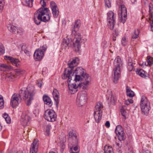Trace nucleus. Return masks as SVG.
<instances>
[{
  "mask_svg": "<svg viewBox=\"0 0 153 153\" xmlns=\"http://www.w3.org/2000/svg\"><path fill=\"white\" fill-rule=\"evenodd\" d=\"M4 101H0V109H2L4 107Z\"/></svg>",
  "mask_w": 153,
  "mask_h": 153,
  "instance_id": "48",
  "label": "nucleus"
},
{
  "mask_svg": "<svg viewBox=\"0 0 153 153\" xmlns=\"http://www.w3.org/2000/svg\"><path fill=\"white\" fill-rule=\"evenodd\" d=\"M149 10L150 11V10H151V6H150V5H149Z\"/></svg>",
  "mask_w": 153,
  "mask_h": 153,
  "instance_id": "62",
  "label": "nucleus"
},
{
  "mask_svg": "<svg viewBox=\"0 0 153 153\" xmlns=\"http://www.w3.org/2000/svg\"><path fill=\"white\" fill-rule=\"evenodd\" d=\"M106 7L109 8L111 7V2L109 0H104Z\"/></svg>",
  "mask_w": 153,
  "mask_h": 153,
  "instance_id": "35",
  "label": "nucleus"
},
{
  "mask_svg": "<svg viewBox=\"0 0 153 153\" xmlns=\"http://www.w3.org/2000/svg\"><path fill=\"white\" fill-rule=\"evenodd\" d=\"M6 57L7 59L10 61L13 65L17 67H18L20 66V62L18 59L7 56H6Z\"/></svg>",
  "mask_w": 153,
  "mask_h": 153,
  "instance_id": "15",
  "label": "nucleus"
},
{
  "mask_svg": "<svg viewBox=\"0 0 153 153\" xmlns=\"http://www.w3.org/2000/svg\"><path fill=\"white\" fill-rule=\"evenodd\" d=\"M78 149V147L76 146L74 147L72 146V147H71L70 148V153H79V152H75L73 151H76Z\"/></svg>",
  "mask_w": 153,
  "mask_h": 153,
  "instance_id": "30",
  "label": "nucleus"
},
{
  "mask_svg": "<svg viewBox=\"0 0 153 153\" xmlns=\"http://www.w3.org/2000/svg\"><path fill=\"white\" fill-rule=\"evenodd\" d=\"M43 99L45 104L48 105L50 107L52 106L53 102L51 98L48 96H43Z\"/></svg>",
  "mask_w": 153,
  "mask_h": 153,
  "instance_id": "17",
  "label": "nucleus"
},
{
  "mask_svg": "<svg viewBox=\"0 0 153 153\" xmlns=\"http://www.w3.org/2000/svg\"><path fill=\"white\" fill-rule=\"evenodd\" d=\"M44 56V53L40 49H36L34 54L33 57L36 61H40Z\"/></svg>",
  "mask_w": 153,
  "mask_h": 153,
  "instance_id": "13",
  "label": "nucleus"
},
{
  "mask_svg": "<svg viewBox=\"0 0 153 153\" xmlns=\"http://www.w3.org/2000/svg\"><path fill=\"white\" fill-rule=\"evenodd\" d=\"M105 125L107 128H109L110 126V123L109 121H107L105 124Z\"/></svg>",
  "mask_w": 153,
  "mask_h": 153,
  "instance_id": "49",
  "label": "nucleus"
},
{
  "mask_svg": "<svg viewBox=\"0 0 153 153\" xmlns=\"http://www.w3.org/2000/svg\"><path fill=\"white\" fill-rule=\"evenodd\" d=\"M82 42L81 34L79 33L76 34L73 41L74 49L76 52L79 53L81 48V44Z\"/></svg>",
  "mask_w": 153,
  "mask_h": 153,
  "instance_id": "9",
  "label": "nucleus"
},
{
  "mask_svg": "<svg viewBox=\"0 0 153 153\" xmlns=\"http://www.w3.org/2000/svg\"><path fill=\"white\" fill-rule=\"evenodd\" d=\"M128 40L126 37H123V38L122 40L121 43L122 44L123 46L126 45L127 43Z\"/></svg>",
  "mask_w": 153,
  "mask_h": 153,
  "instance_id": "34",
  "label": "nucleus"
},
{
  "mask_svg": "<svg viewBox=\"0 0 153 153\" xmlns=\"http://www.w3.org/2000/svg\"><path fill=\"white\" fill-rule=\"evenodd\" d=\"M49 153H55L53 151H51L49 152Z\"/></svg>",
  "mask_w": 153,
  "mask_h": 153,
  "instance_id": "64",
  "label": "nucleus"
},
{
  "mask_svg": "<svg viewBox=\"0 0 153 153\" xmlns=\"http://www.w3.org/2000/svg\"><path fill=\"white\" fill-rule=\"evenodd\" d=\"M103 108L102 103L98 102L95 106V109L94 112V117L96 122L98 123L101 120L102 115Z\"/></svg>",
  "mask_w": 153,
  "mask_h": 153,
  "instance_id": "6",
  "label": "nucleus"
},
{
  "mask_svg": "<svg viewBox=\"0 0 153 153\" xmlns=\"http://www.w3.org/2000/svg\"><path fill=\"white\" fill-rule=\"evenodd\" d=\"M136 1V0H131V1L132 3H134Z\"/></svg>",
  "mask_w": 153,
  "mask_h": 153,
  "instance_id": "61",
  "label": "nucleus"
},
{
  "mask_svg": "<svg viewBox=\"0 0 153 153\" xmlns=\"http://www.w3.org/2000/svg\"><path fill=\"white\" fill-rule=\"evenodd\" d=\"M49 10L48 8L42 7L37 10L34 14V20L35 23L39 25L41 21L46 22L50 19L49 14Z\"/></svg>",
  "mask_w": 153,
  "mask_h": 153,
  "instance_id": "3",
  "label": "nucleus"
},
{
  "mask_svg": "<svg viewBox=\"0 0 153 153\" xmlns=\"http://www.w3.org/2000/svg\"><path fill=\"white\" fill-rule=\"evenodd\" d=\"M129 102L130 103H132L133 102V100H132L130 99L129 100Z\"/></svg>",
  "mask_w": 153,
  "mask_h": 153,
  "instance_id": "60",
  "label": "nucleus"
},
{
  "mask_svg": "<svg viewBox=\"0 0 153 153\" xmlns=\"http://www.w3.org/2000/svg\"><path fill=\"white\" fill-rule=\"evenodd\" d=\"M51 128V126L49 124L48 125L46 126V132L47 135L49 134Z\"/></svg>",
  "mask_w": 153,
  "mask_h": 153,
  "instance_id": "38",
  "label": "nucleus"
},
{
  "mask_svg": "<svg viewBox=\"0 0 153 153\" xmlns=\"http://www.w3.org/2000/svg\"><path fill=\"white\" fill-rule=\"evenodd\" d=\"M128 69L129 71H132L134 68V66L133 65L132 62V60L131 58H129L128 60V64L127 66Z\"/></svg>",
  "mask_w": 153,
  "mask_h": 153,
  "instance_id": "24",
  "label": "nucleus"
},
{
  "mask_svg": "<svg viewBox=\"0 0 153 153\" xmlns=\"http://www.w3.org/2000/svg\"><path fill=\"white\" fill-rule=\"evenodd\" d=\"M150 29L151 31H153V20L152 19L150 21Z\"/></svg>",
  "mask_w": 153,
  "mask_h": 153,
  "instance_id": "44",
  "label": "nucleus"
},
{
  "mask_svg": "<svg viewBox=\"0 0 153 153\" xmlns=\"http://www.w3.org/2000/svg\"><path fill=\"white\" fill-rule=\"evenodd\" d=\"M45 0H41L40 1V3L42 4V6L43 7H44L46 6V4L45 2Z\"/></svg>",
  "mask_w": 153,
  "mask_h": 153,
  "instance_id": "45",
  "label": "nucleus"
},
{
  "mask_svg": "<svg viewBox=\"0 0 153 153\" xmlns=\"http://www.w3.org/2000/svg\"><path fill=\"white\" fill-rule=\"evenodd\" d=\"M107 21L109 28L113 30L115 25V18L114 17V13L112 11H109L108 14Z\"/></svg>",
  "mask_w": 153,
  "mask_h": 153,
  "instance_id": "10",
  "label": "nucleus"
},
{
  "mask_svg": "<svg viewBox=\"0 0 153 153\" xmlns=\"http://www.w3.org/2000/svg\"><path fill=\"white\" fill-rule=\"evenodd\" d=\"M4 4V0H0V12L3 9Z\"/></svg>",
  "mask_w": 153,
  "mask_h": 153,
  "instance_id": "36",
  "label": "nucleus"
},
{
  "mask_svg": "<svg viewBox=\"0 0 153 153\" xmlns=\"http://www.w3.org/2000/svg\"><path fill=\"white\" fill-rule=\"evenodd\" d=\"M149 10L150 11V10H151V6H150V5H149Z\"/></svg>",
  "mask_w": 153,
  "mask_h": 153,
  "instance_id": "63",
  "label": "nucleus"
},
{
  "mask_svg": "<svg viewBox=\"0 0 153 153\" xmlns=\"http://www.w3.org/2000/svg\"><path fill=\"white\" fill-rule=\"evenodd\" d=\"M147 62L148 65L151 66L153 64V58L149 56L147 57Z\"/></svg>",
  "mask_w": 153,
  "mask_h": 153,
  "instance_id": "29",
  "label": "nucleus"
},
{
  "mask_svg": "<svg viewBox=\"0 0 153 153\" xmlns=\"http://www.w3.org/2000/svg\"><path fill=\"white\" fill-rule=\"evenodd\" d=\"M62 43L65 47V48H68V47L69 45V39H64Z\"/></svg>",
  "mask_w": 153,
  "mask_h": 153,
  "instance_id": "28",
  "label": "nucleus"
},
{
  "mask_svg": "<svg viewBox=\"0 0 153 153\" xmlns=\"http://www.w3.org/2000/svg\"><path fill=\"white\" fill-rule=\"evenodd\" d=\"M136 72L137 74L139 75L142 77L146 78L147 77L145 72L142 69L137 70Z\"/></svg>",
  "mask_w": 153,
  "mask_h": 153,
  "instance_id": "21",
  "label": "nucleus"
},
{
  "mask_svg": "<svg viewBox=\"0 0 153 153\" xmlns=\"http://www.w3.org/2000/svg\"><path fill=\"white\" fill-rule=\"evenodd\" d=\"M4 48L2 44L0 43V54H2L4 53Z\"/></svg>",
  "mask_w": 153,
  "mask_h": 153,
  "instance_id": "39",
  "label": "nucleus"
},
{
  "mask_svg": "<svg viewBox=\"0 0 153 153\" xmlns=\"http://www.w3.org/2000/svg\"><path fill=\"white\" fill-rule=\"evenodd\" d=\"M116 36H113V40L115 41L116 40Z\"/></svg>",
  "mask_w": 153,
  "mask_h": 153,
  "instance_id": "58",
  "label": "nucleus"
},
{
  "mask_svg": "<svg viewBox=\"0 0 153 153\" xmlns=\"http://www.w3.org/2000/svg\"><path fill=\"white\" fill-rule=\"evenodd\" d=\"M22 73L21 72V71L19 70L17 71L16 72V74L17 75H20Z\"/></svg>",
  "mask_w": 153,
  "mask_h": 153,
  "instance_id": "53",
  "label": "nucleus"
},
{
  "mask_svg": "<svg viewBox=\"0 0 153 153\" xmlns=\"http://www.w3.org/2000/svg\"><path fill=\"white\" fill-rule=\"evenodd\" d=\"M79 62V58L76 57L68 63V67L70 69H65L64 74L62 75V79H68L69 90L71 94L75 93L77 91V88L88 90V85L91 81L90 76L82 68L80 67L76 68L75 70L73 69Z\"/></svg>",
  "mask_w": 153,
  "mask_h": 153,
  "instance_id": "1",
  "label": "nucleus"
},
{
  "mask_svg": "<svg viewBox=\"0 0 153 153\" xmlns=\"http://www.w3.org/2000/svg\"><path fill=\"white\" fill-rule=\"evenodd\" d=\"M41 81L40 82H38V83H37V85H38V86L40 88H41L42 86V83H41Z\"/></svg>",
  "mask_w": 153,
  "mask_h": 153,
  "instance_id": "54",
  "label": "nucleus"
},
{
  "mask_svg": "<svg viewBox=\"0 0 153 153\" xmlns=\"http://www.w3.org/2000/svg\"><path fill=\"white\" fill-rule=\"evenodd\" d=\"M69 135L70 136H71V137H76V134L74 132L72 131H70L69 133Z\"/></svg>",
  "mask_w": 153,
  "mask_h": 153,
  "instance_id": "41",
  "label": "nucleus"
},
{
  "mask_svg": "<svg viewBox=\"0 0 153 153\" xmlns=\"http://www.w3.org/2000/svg\"><path fill=\"white\" fill-rule=\"evenodd\" d=\"M115 132L117 135L119 134H122L123 133L124 131L123 128L120 125L117 126L115 128Z\"/></svg>",
  "mask_w": 153,
  "mask_h": 153,
  "instance_id": "22",
  "label": "nucleus"
},
{
  "mask_svg": "<svg viewBox=\"0 0 153 153\" xmlns=\"http://www.w3.org/2000/svg\"><path fill=\"white\" fill-rule=\"evenodd\" d=\"M6 123L8 124H10L11 123V119L9 116L7 118L5 119Z\"/></svg>",
  "mask_w": 153,
  "mask_h": 153,
  "instance_id": "42",
  "label": "nucleus"
},
{
  "mask_svg": "<svg viewBox=\"0 0 153 153\" xmlns=\"http://www.w3.org/2000/svg\"><path fill=\"white\" fill-rule=\"evenodd\" d=\"M44 117L46 120L53 122L56 120L57 115L54 110L48 109L45 112Z\"/></svg>",
  "mask_w": 153,
  "mask_h": 153,
  "instance_id": "8",
  "label": "nucleus"
},
{
  "mask_svg": "<svg viewBox=\"0 0 153 153\" xmlns=\"http://www.w3.org/2000/svg\"><path fill=\"white\" fill-rule=\"evenodd\" d=\"M141 153H151L148 150H146V151H143Z\"/></svg>",
  "mask_w": 153,
  "mask_h": 153,
  "instance_id": "56",
  "label": "nucleus"
},
{
  "mask_svg": "<svg viewBox=\"0 0 153 153\" xmlns=\"http://www.w3.org/2000/svg\"><path fill=\"white\" fill-rule=\"evenodd\" d=\"M80 25V23L79 20H77L75 22V24L74 25V29L75 28L78 29V28L79 27Z\"/></svg>",
  "mask_w": 153,
  "mask_h": 153,
  "instance_id": "37",
  "label": "nucleus"
},
{
  "mask_svg": "<svg viewBox=\"0 0 153 153\" xmlns=\"http://www.w3.org/2000/svg\"><path fill=\"white\" fill-rule=\"evenodd\" d=\"M24 5L31 7L32 6L33 0H22Z\"/></svg>",
  "mask_w": 153,
  "mask_h": 153,
  "instance_id": "20",
  "label": "nucleus"
},
{
  "mask_svg": "<svg viewBox=\"0 0 153 153\" xmlns=\"http://www.w3.org/2000/svg\"><path fill=\"white\" fill-rule=\"evenodd\" d=\"M50 5L53 17L54 18L57 17L59 15V11L56 4L54 2L52 1L51 2Z\"/></svg>",
  "mask_w": 153,
  "mask_h": 153,
  "instance_id": "12",
  "label": "nucleus"
},
{
  "mask_svg": "<svg viewBox=\"0 0 153 153\" xmlns=\"http://www.w3.org/2000/svg\"><path fill=\"white\" fill-rule=\"evenodd\" d=\"M140 65L143 67H144L145 66L148 65H147V62H144L142 63V64H140Z\"/></svg>",
  "mask_w": 153,
  "mask_h": 153,
  "instance_id": "51",
  "label": "nucleus"
},
{
  "mask_svg": "<svg viewBox=\"0 0 153 153\" xmlns=\"http://www.w3.org/2000/svg\"><path fill=\"white\" fill-rule=\"evenodd\" d=\"M36 93V89L34 86L27 88L25 90L21 89L19 94H15L12 96L10 101V105L13 108H16L21 102L22 97L26 100L27 105H30L31 101L33 99V97Z\"/></svg>",
  "mask_w": 153,
  "mask_h": 153,
  "instance_id": "2",
  "label": "nucleus"
},
{
  "mask_svg": "<svg viewBox=\"0 0 153 153\" xmlns=\"http://www.w3.org/2000/svg\"><path fill=\"white\" fill-rule=\"evenodd\" d=\"M39 145V140L37 139H35L31 145L30 153H36Z\"/></svg>",
  "mask_w": 153,
  "mask_h": 153,
  "instance_id": "14",
  "label": "nucleus"
},
{
  "mask_svg": "<svg viewBox=\"0 0 153 153\" xmlns=\"http://www.w3.org/2000/svg\"><path fill=\"white\" fill-rule=\"evenodd\" d=\"M46 46L45 45H43L39 49L41 50L43 52V53H44V52L46 51Z\"/></svg>",
  "mask_w": 153,
  "mask_h": 153,
  "instance_id": "40",
  "label": "nucleus"
},
{
  "mask_svg": "<svg viewBox=\"0 0 153 153\" xmlns=\"http://www.w3.org/2000/svg\"><path fill=\"white\" fill-rule=\"evenodd\" d=\"M121 19H120V22L124 24L127 19V13L126 7L124 5L121 6Z\"/></svg>",
  "mask_w": 153,
  "mask_h": 153,
  "instance_id": "11",
  "label": "nucleus"
},
{
  "mask_svg": "<svg viewBox=\"0 0 153 153\" xmlns=\"http://www.w3.org/2000/svg\"><path fill=\"white\" fill-rule=\"evenodd\" d=\"M125 104L127 105H129L130 103L129 102V100H126L125 101Z\"/></svg>",
  "mask_w": 153,
  "mask_h": 153,
  "instance_id": "55",
  "label": "nucleus"
},
{
  "mask_svg": "<svg viewBox=\"0 0 153 153\" xmlns=\"http://www.w3.org/2000/svg\"><path fill=\"white\" fill-rule=\"evenodd\" d=\"M121 112L122 115L124 117L125 120L126 119V117L127 116V114L126 110L123 108V107L121 109Z\"/></svg>",
  "mask_w": 153,
  "mask_h": 153,
  "instance_id": "33",
  "label": "nucleus"
},
{
  "mask_svg": "<svg viewBox=\"0 0 153 153\" xmlns=\"http://www.w3.org/2000/svg\"><path fill=\"white\" fill-rule=\"evenodd\" d=\"M30 119V117H29L28 116L26 115L24 118L22 117L20 121L23 126H25L27 124L28 122Z\"/></svg>",
  "mask_w": 153,
  "mask_h": 153,
  "instance_id": "18",
  "label": "nucleus"
},
{
  "mask_svg": "<svg viewBox=\"0 0 153 153\" xmlns=\"http://www.w3.org/2000/svg\"><path fill=\"white\" fill-rule=\"evenodd\" d=\"M140 106L141 111L145 115H147L150 109V104L147 98L143 96L142 97L140 102Z\"/></svg>",
  "mask_w": 153,
  "mask_h": 153,
  "instance_id": "5",
  "label": "nucleus"
},
{
  "mask_svg": "<svg viewBox=\"0 0 153 153\" xmlns=\"http://www.w3.org/2000/svg\"><path fill=\"white\" fill-rule=\"evenodd\" d=\"M7 27L9 30L10 32L13 33H16V30L17 29V28L16 27L13 25L10 24L8 25Z\"/></svg>",
  "mask_w": 153,
  "mask_h": 153,
  "instance_id": "25",
  "label": "nucleus"
},
{
  "mask_svg": "<svg viewBox=\"0 0 153 153\" xmlns=\"http://www.w3.org/2000/svg\"><path fill=\"white\" fill-rule=\"evenodd\" d=\"M10 69V67L6 64H0V71H5Z\"/></svg>",
  "mask_w": 153,
  "mask_h": 153,
  "instance_id": "26",
  "label": "nucleus"
},
{
  "mask_svg": "<svg viewBox=\"0 0 153 153\" xmlns=\"http://www.w3.org/2000/svg\"><path fill=\"white\" fill-rule=\"evenodd\" d=\"M16 33H17L20 35H22L23 33V32L22 30L17 28L16 30Z\"/></svg>",
  "mask_w": 153,
  "mask_h": 153,
  "instance_id": "43",
  "label": "nucleus"
},
{
  "mask_svg": "<svg viewBox=\"0 0 153 153\" xmlns=\"http://www.w3.org/2000/svg\"><path fill=\"white\" fill-rule=\"evenodd\" d=\"M114 65L115 68L114 69V76L113 81L114 83H117L118 81L120 76V69L122 67L123 63L121 58L119 56H117L114 61Z\"/></svg>",
  "mask_w": 153,
  "mask_h": 153,
  "instance_id": "4",
  "label": "nucleus"
},
{
  "mask_svg": "<svg viewBox=\"0 0 153 153\" xmlns=\"http://www.w3.org/2000/svg\"><path fill=\"white\" fill-rule=\"evenodd\" d=\"M24 52L27 54V55L30 56V52L27 49H26L24 50Z\"/></svg>",
  "mask_w": 153,
  "mask_h": 153,
  "instance_id": "47",
  "label": "nucleus"
},
{
  "mask_svg": "<svg viewBox=\"0 0 153 153\" xmlns=\"http://www.w3.org/2000/svg\"><path fill=\"white\" fill-rule=\"evenodd\" d=\"M60 147L62 151L65 149V145L64 143H62L60 145Z\"/></svg>",
  "mask_w": 153,
  "mask_h": 153,
  "instance_id": "50",
  "label": "nucleus"
},
{
  "mask_svg": "<svg viewBox=\"0 0 153 153\" xmlns=\"http://www.w3.org/2000/svg\"><path fill=\"white\" fill-rule=\"evenodd\" d=\"M9 116L8 115V114L6 113H4L3 115V117L4 118V119L7 118Z\"/></svg>",
  "mask_w": 153,
  "mask_h": 153,
  "instance_id": "52",
  "label": "nucleus"
},
{
  "mask_svg": "<svg viewBox=\"0 0 153 153\" xmlns=\"http://www.w3.org/2000/svg\"><path fill=\"white\" fill-rule=\"evenodd\" d=\"M119 34V32L118 30H115L114 32L113 33V36H117Z\"/></svg>",
  "mask_w": 153,
  "mask_h": 153,
  "instance_id": "46",
  "label": "nucleus"
},
{
  "mask_svg": "<svg viewBox=\"0 0 153 153\" xmlns=\"http://www.w3.org/2000/svg\"><path fill=\"white\" fill-rule=\"evenodd\" d=\"M126 95L129 97H132L134 96V93L130 89L128 86L126 87Z\"/></svg>",
  "mask_w": 153,
  "mask_h": 153,
  "instance_id": "23",
  "label": "nucleus"
},
{
  "mask_svg": "<svg viewBox=\"0 0 153 153\" xmlns=\"http://www.w3.org/2000/svg\"><path fill=\"white\" fill-rule=\"evenodd\" d=\"M149 12L150 15L151 16H152L153 13L152 11H151V10H150V11L149 10Z\"/></svg>",
  "mask_w": 153,
  "mask_h": 153,
  "instance_id": "59",
  "label": "nucleus"
},
{
  "mask_svg": "<svg viewBox=\"0 0 153 153\" xmlns=\"http://www.w3.org/2000/svg\"><path fill=\"white\" fill-rule=\"evenodd\" d=\"M117 135L118 136V139L120 141L124 140L125 138L124 132L122 134H120Z\"/></svg>",
  "mask_w": 153,
  "mask_h": 153,
  "instance_id": "31",
  "label": "nucleus"
},
{
  "mask_svg": "<svg viewBox=\"0 0 153 153\" xmlns=\"http://www.w3.org/2000/svg\"><path fill=\"white\" fill-rule=\"evenodd\" d=\"M53 95L55 102L57 107L59 102V96L58 91L56 89H54L53 91Z\"/></svg>",
  "mask_w": 153,
  "mask_h": 153,
  "instance_id": "16",
  "label": "nucleus"
},
{
  "mask_svg": "<svg viewBox=\"0 0 153 153\" xmlns=\"http://www.w3.org/2000/svg\"><path fill=\"white\" fill-rule=\"evenodd\" d=\"M139 33V30L137 29L135 30L134 32L132 33L131 35V37L133 39H136L138 37Z\"/></svg>",
  "mask_w": 153,
  "mask_h": 153,
  "instance_id": "27",
  "label": "nucleus"
},
{
  "mask_svg": "<svg viewBox=\"0 0 153 153\" xmlns=\"http://www.w3.org/2000/svg\"><path fill=\"white\" fill-rule=\"evenodd\" d=\"M6 78L8 79L9 80L15 78V76L11 73H7L6 75Z\"/></svg>",
  "mask_w": 153,
  "mask_h": 153,
  "instance_id": "32",
  "label": "nucleus"
},
{
  "mask_svg": "<svg viewBox=\"0 0 153 153\" xmlns=\"http://www.w3.org/2000/svg\"><path fill=\"white\" fill-rule=\"evenodd\" d=\"M104 150L105 153H114L113 149L111 146L106 145Z\"/></svg>",
  "mask_w": 153,
  "mask_h": 153,
  "instance_id": "19",
  "label": "nucleus"
},
{
  "mask_svg": "<svg viewBox=\"0 0 153 153\" xmlns=\"http://www.w3.org/2000/svg\"><path fill=\"white\" fill-rule=\"evenodd\" d=\"M0 101H4L3 97L1 96H0Z\"/></svg>",
  "mask_w": 153,
  "mask_h": 153,
  "instance_id": "57",
  "label": "nucleus"
},
{
  "mask_svg": "<svg viewBox=\"0 0 153 153\" xmlns=\"http://www.w3.org/2000/svg\"><path fill=\"white\" fill-rule=\"evenodd\" d=\"M87 99V94L85 91L79 93L76 99V103L79 107H81L86 104Z\"/></svg>",
  "mask_w": 153,
  "mask_h": 153,
  "instance_id": "7",
  "label": "nucleus"
}]
</instances>
